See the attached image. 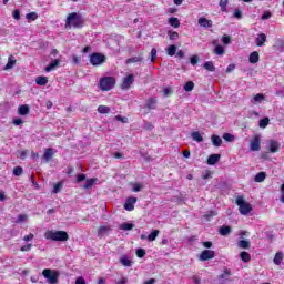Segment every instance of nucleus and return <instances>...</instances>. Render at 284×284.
Wrapping results in <instances>:
<instances>
[{
  "label": "nucleus",
  "instance_id": "nucleus-47",
  "mask_svg": "<svg viewBox=\"0 0 284 284\" xmlns=\"http://www.w3.org/2000/svg\"><path fill=\"white\" fill-rule=\"evenodd\" d=\"M94 183H97V179L88 180L87 183L83 185L84 190H90V187H92V185H94Z\"/></svg>",
  "mask_w": 284,
  "mask_h": 284
},
{
  "label": "nucleus",
  "instance_id": "nucleus-35",
  "mask_svg": "<svg viewBox=\"0 0 284 284\" xmlns=\"http://www.w3.org/2000/svg\"><path fill=\"white\" fill-rule=\"evenodd\" d=\"M99 114H110V106L108 105H100L98 106Z\"/></svg>",
  "mask_w": 284,
  "mask_h": 284
},
{
  "label": "nucleus",
  "instance_id": "nucleus-1",
  "mask_svg": "<svg viewBox=\"0 0 284 284\" xmlns=\"http://www.w3.org/2000/svg\"><path fill=\"white\" fill-rule=\"evenodd\" d=\"M44 239H47V241L65 242L70 239V235H68V232H65V231L49 230L44 233Z\"/></svg>",
  "mask_w": 284,
  "mask_h": 284
},
{
  "label": "nucleus",
  "instance_id": "nucleus-18",
  "mask_svg": "<svg viewBox=\"0 0 284 284\" xmlns=\"http://www.w3.org/2000/svg\"><path fill=\"white\" fill-rule=\"evenodd\" d=\"M17 65V59H14V55H9L8 63L4 65L3 70H12Z\"/></svg>",
  "mask_w": 284,
  "mask_h": 284
},
{
  "label": "nucleus",
  "instance_id": "nucleus-6",
  "mask_svg": "<svg viewBox=\"0 0 284 284\" xmlns=\"http://www.w3.org/2000/svg\"><path fill=\"white\" fill-rule=\"evenodd\" d=\"M104 61H105V55H103L102 53H92L90 57L91 65H103Z\"/></svg>",
  "mask_w": 284,
  "mask_h": 284
},
{
  "label": "nucleus",
  "instance_id": "nucleus-41",
  "mask_svg": "<svg viewBox=\"0 0 284 284\" xmlns=\"http://www.w3.org/2000/svg\"><path fill=\"white\" fill-rule=\"evenodd\" d=\"M160 231L154 230L151 234L148 235V241L153 242L156 241V236H159Z\"/></svg>",
  "mask_w": 284,
  "mask_h": 284
},
{
  "label": "nucleus",
  "instance_id": "nucleus-60",
  "mask_svg": "<svg viewBox=\"0 0 284 284\" xmlns=\"http://www.w3.org/2000/svg\"><path fill=\"white\" fill-rule=\"evenodd\" d=\"M156 59V49L151 50V63H154V60Z\"/></svg>",
  "mask_w": 284,
  "mask_h": 284
},
{
  "label": "nucleus",
  "instance_id": "nucleus-11",
  "mask_svg": "<svg viewBox=\"0 0 284 284\" xmlns=\"http://www.w3.org/2000/svg\"><path fill=\"white\" fill-rule=\"evenodd\" d=\"M136 204V197L131 196L129 197L125 203H124V210H126V212H132V210H134V205Z\"/></svg>",
  "mask_w": 284,
  "mask_h": 284
},
{
  "label": "nucleus",
  "instance_id": "nucleus-58",
  "mask_svg": "<svg viewBox=\"0 0 284 284\" xmlns=\"http://www.w3.org/2000/svg\"><path fill=\"white\" fill-rule=\"evenodd\" d=\"M191 65H196L199 63V55L191 57Z\"/></svg>",
  "mask_w": 284,
  "mask_h": 284
},
{
  "label": "nucleus",
  "instance_id": "nucleus-14",
  "mask_svg": "<svg viewBox=\"0 0 284 284\" xmlns=\"http://www.w3.org/2000/svg\"><path fill=\"white\" fill-rule=\"evenodd\" d=\"M156 97H152L150 99L146 100L145 102V109L146 110H156Z\"/></svg>",
  "mask_w": 284,
  "mask_h": 284
},
{
  "label": "nucleus",
  "instance_id": "nucleus-34",
  "mask_svg": "<svg viewBox=\"0 0 284 284\" xmlns=\"http://www.w3.org/2000/svg\"><path fill=\"white\" fill-rule=\"evenodd\" d=\"M166 54L169 57H174V54H176V45L174 44L169 45L166 49Z\"/></svg>",
  "mask_w": 284,
  "mask_h": 284
},
{
  "label": "nucleus",
  "instance_id": "nucleus-61",
  "mask_svg": "<svg viewBox=\"0 0 284 284\" xmlns=\"http://www.w3.org/2000/svg\"><path fill=\"white\" fill-rule=\"evenodd\" d=\"M115 284H128V277H121L120 280L115 281Z\"/></svg>",
  "mask_w": 284,
  "mask_h": 284
},
{
  "label": "nucleus",
  "instance_id": "nucleus-2",
  "mask_svg": "<svg viewBox=\"0 0 284 284\" xmlns=\"http://www.w3.org/2000/svg\"><path fill=\"white\" fill-rule=\"evenodd\" d=\"M65 28H83V18L81 14L73 12L67 17Z\"/></svg>",
  "mask_w": 284,
  "mask_h": 284
},
{
  "label": "nucleus",
  "instance_id": "nucleus-31",
  "mask_svg": "<svg viewBox=\"0 0 284 284\" xmlns=\"http://www.w3.org/2000/svg\"><path fill=\"white\" fill-rule=\"evenodd\" d=\"M232 275V271H230L229 268H225L223 271V274H221L219 277H217V281H227V276H231Z\"/></svg>",
  "mask_w": 284,
  "mask_h": 284
},
{
  "label": "nucleus",
  "instance_id": "nucleus-21",
  "mask_svg": "<svg viewBox=\"0 0 284 284\" xmlns=\"http://www.w3.org/2000/svg\"><path fill=\"white\" fill-rule=\"evenodd\" d=\"M59 63H61V60L59 59H55V60H52V62L45 67V72H52V70L59 68Z\"/></svg>",
  "mask_w": 284,
  "mask_h": 284
},
{
  "label": "nucleus",
  "instance_id": "nucleus-39",
  "mask_svg": "<svg viewBox=\"0 0 284 284\" xmlns=\"http://www.w3.org/2000/svg\"><path fill=\"white\" fill-rule=\"evenodd\" d=\"M273 263L275 265H278L280 263H283V253L278 252L275 254Z\"/></svg>",
  "mask_w": 284,
  "mask_h": 284
},
{
  "label": "nucleus",
  "instance_id": "nucleus-25",
  "mask_svg": "<svg viewBox=\"0 0 284 284\" xmlns=\"http://www.w3.org/2000/svg\"><path fill=\"white\" fill-rule=\"evenodd\" d=\"M193 141H195V143H203V135L201 134V132L195 131L191 134Z\"/></svg>",
  "mask_w": 284,
  "mask_h": 284
},
{
  "label": "nucleus",
  "instance_id": "nucleus-59",
  "mask_svg": "<svg viewBox=\"0 0 284 284\" xmlns=\"http://www.w3.org/2000/svg\"><path fill=\"white\" fill-rule=\"evenodd\" d=\"M222 43H224V45H230V43H231L230 37L223 36V38H222Z\"/></svg>",
  "mask_w": 284,
  "mask_h": 284
},
{
  "label": "nucleus",
  "instance_id": "nucleus-23",
  "mask_svg": "<svg viewBox=\"0 0 284 284\" xmlns=\"http://www.w3.org/2000/svg\"><path fill=\"white\" fill-rule=\"evenodd\" d=\"M211 141H212V144L215 146V148H221L222 143H223V140L221 139V136L219 135H212L211 136Z\"/></svg>",
  "mask_w": 284,
  "mask_h": 284
},
{
  "label": "nucleus",
  "instance_id": "nucleus-30",
  "mask_svg": "<svg viewBox=\"0 0 284 284\" xmlns=\"http://www.w3.org/2000/svg\"><path fill=\"white\" fill-rule=\"evenodd\" d=\"M36 83L37 85H48V77H43V75L37 77Z\"/></svg>",
  "mask_w": 284,
  "mask_h": 284
},
{
  "label": "nucleus",
  "instance_id": "nucleus-45",
  "mask_svg": "<svg viewBox=\"0 0 284 284\" xmlns=\"http://www.w3.org/2000/svg\"><path fill=\"white\" fill-rule=\"evenodd\" d=\"M267 125H270V118H264V119L260 120V123H258L260 128L265 129V128H267Z\"/></svg>",
  "mask_w": 284,
  "mask_h": 284
},
{
  "label": "nucleus",
  "instance_id": "nucleus-27",
  "mask_svg": "<svg viewBox=\"0 0 284 284\" xmlns=\"http://www.w3.org/2000/svg\"><path fill=\"white\" fill-rule=\"evenodd\" d=\"M169 24H171L172 28H181V21H179V18H169Z\"/></svg>",
  "mask_w": 284,
  "mask_h": 284
},
{
  "label": "nucleus",
  "instance_id": "nucleus-52",
  "mask_svg": "<svg viewBox=\"0 0 284 284\" xmlns=\"http://www.w3.org/2000/svg\"><path fill=\"white\" fill-rule=\"evenodd\" d=\"M140 61H143L142 57H134L126 60V63H139Z\"/></svg>",
  "mask_w": 284,
  "mask_h": 284
},
{
  "label": "nucleus",
  "instance_id": "nucleus-8",
  "mask_svg": "<svg viewBox=\"0 0 284 284\" xmlns=\"http://www.w3.org/2000/svg\"><path fill=\"white\" fill-rule=\"evenodd\" d=\"M280 150H281V142L276 140L268 141V152H271V154H276V152H278Z\"/></svg>",
  "mask_w": 284,
  "mask_h": 284
},
{
  "label": "nucleus",
  "instance_id": "nucleus-42",
  "mask_svg": "<svg viewBox=\"0 0 284 284\" xmlns=\"http://www.w3.org/2000/svg\"><path fill=\"white\" fill-rule=\"evenodd\" d=\"M132 192H141L143 190V184L141 183H131Z\"/></svg>",
  "mask_w": 284,
  "mask_h": 284
},
{
  "label": "nucleus",
  "instance_id": "nucleus-62",
  "mask_svg": "<svg viewBox=\"0 0 284 284\" xmlns=\"http://www.w3.org/2000/svg\"><path fill=\"white\" fill-rule=\"evenodd\" d=\"M34 239V234L30 233L29 235H26L23 237V241H26V243H29V241H32Z\"/></svg>",
  "mask_w": 284,
  "mask_h": 284
},
{
  "label": "nucleus",
  "instance_id": "nucleus-49",
  "mask_svg": "<svg viewBox=\"0 0 284 284\" xmlns=\"http://www.w3.org/2000/svg\"><path fill=\"white\" fill-rule=\"evenodd\" d=\"M215 54H219L220 57L225 54V49L223 48V45L215 47Z\"/></svg>",
  "mask_w": 284,
  "mask_h": 284
},
{
  "label": "nucleus",
  "instance_id": "nucleus-16",
  "mask_svg": "<svg viewBox=\"0 0 284 284\" xmlns=\"http://www.w3.org/2000/svg\"><path fill=\"white\" fill-rule=\"evenodd\" d=\"M264 101H265V95L263 93H257L256 95L253 97V99L251 100V103H253V105H258Z\"/></svg>",
  "mask_w": 284,
  "mask_h": 284
},
{
  "label": "nucleus",
  "instance_id": "nucleus-3",
  "mask_svg": "<svg viewBox=\"0 0 284 284\" xmlns=\"http://www.w3.org/2000/svg\"><path fill=\"white\" fill-rule=\"evenodd\" d=\"M42 276H44V278L47 280V283L58 284L59 283V276H61V274L57 270L44 268L42 271Z\"/></svg>",
  "mask_w": 284,
  "mask_h": 284
},
{
  "label": "nucleus",
  "instance_id": "nucleus-15",
  "mask_svg": "<svg viewBox=\"0 0 284 284\" xmlns=\"http://www.w3.org/2000/svg\"><path fill=\"white\" fill-rule=\"evenodd\" d=\"M120 263L121 265H123V267H132V265L134 264V262H132V260L128 255H122L120 257Z\"/></svg>",
  "mask_w": 284,
  "mask_h": 284
},
{
  "label": "nucleus",
  "instance_id": "nucleus-4",
  "mask_svg": "<svg viewBox=\"0 0 284 284\" xmlns=\"http://www.w3.org/2000/svg\"><path fill=\"white\" fill-rule=\"evenodd\" d=\"M115 84L116 80L114 77H104L100 80V90H102V92H110Z\"/></svg>",
  "mask_w": 284,
  "mask_h": 284
},
{
  "label": "nucleus",
  "instance_id": "nucleus-43",
  "mask_svg": "<svg viewBox=\"0 0 284 284\" xmlns=\"http://www.w3.org/2000/svg\"><path fill=\"white\" fill-rule=\"evenodd\" d=\"M63 190V182H59L53 186V194H59Z\"/></svg>",
  "mask_w": 284,
  "mask_h": 284
},
{
  "label": "nucleus",
  "instance_id": "nucleus-17",
  "mask_svg": "<svg viewBox=\"0 0 284 284\" xmlns=\"http://www.w3.org/2000/svg\"><path fill=\"white\" fill-rule=\"evenodd\" d=\"M221 161V154H211L207 159V165H216Z\"/></svg>",
  "mask_w": 284,
  "mask_h": 284
},
{
  "label": "nucleus",
  "instance_id": "nucleus-50",
  "mask_svg": "<svg viewBox=\"0 0 284 284\" xmlns=\"http://www.w3.org/2000/svg\"><path fill=\"white\" fill-rule=\"evenodd\" d=\"M13 174H14V176H21V174H23V168H21V166H16V168L13 169Z\"/></svg>",
  "mask_w": 284,
  "mask_h": 284
},
{
  "label": "nucleus",
  "instance_id": "nucleus-48",
  "mask_svg": "<svg viewBox=\"0 0 284 284\" xmlns=\"http://www.w3.org/2000/svg\"><path fill=\"white\" fill-rule=\"evenodd\" d=\"M223 139H224V141H227V143H232L234 141V135H232L230 133H224Z\"/></svg>",
  "mask_w": 284,
  "mask_h": 284
},
{
  "label": "nucleus",
  "instance_id": "nucleus-63",
  "mask_svg": "<svg viewBox=\"0 0 284 284\" xmlns=\"http://www.w3.org/2000/svg\"><path fill=\"white\" fill-rule=\"evenodd\" d=\"M75 284H85V278H83L82 276L78 277L75 280Z\"/></svg>",
  "mask_w": 284,
  "mask_h": 284
},
{
  "label": "nucleus",
  "instance_id": "nucleus-55",
  "mask_svg": "<svg viewBox=\"0 0 284 284\" xmlns=\"http://www.w3.org/2000/svg\"><path fill=\"white\" fill-rule=\"evenodd\" d=\"M272 18V12L270 11H265L263 14H262V20L263 21H266V19H271Z\"/></svg>",
  "mask_w": 284,
  "mask_h": 284
},
{
  "label": "nucleus",
  "instance_id": "nucleus-9",
  "mask_svg": "<svg viewBox=\"0 0 284 284\" xmlns=\"http://www.w3.org/2000/svg\"><path fill=\"white\" fill-rule=\"evenodd\" d=\"M132 83H134V74H129L123 79L121 89L128 90L130 89V85H132Z\"/></svg>",
  "mask_w": 284,
  "mask_h": 284
},
{
  "label": "nucleus",
  "instance_id": "nucleus-36",
  "mask_svg": "<svg viewBox=\"0 0 284 284\" xmlns=\"http://www.w3.org/2000/svg\"><path fill=\"white\" fill-rule=\"evenodd\" d=\"M120 230H124V232H130V230H134V224L123 223L120 225Z\"/></svg>",
  "mask_w": 284,
  "mask_h": 284
},
{
  "label": "nucleus",
  "instance_id": "nucleus-29",
  "mask_svg": "<svg viewBox=\"0 0 284 284\" xmlns=\"http://www.w3.org/2000/svg\"><path fill=\"white\" fill-rule=\"evenodd\" d=\"M248 61H250V63H258V61H260L258 52H256V51L252 52L248 57Z\"/></svg>",
  "mask_w": 284,
  "mask_h": 284
},
{
  "label": "nucleus",
  "instance_id": "nucleus-20",
  "mask_svg": "<svg viewBox=\"0 0 284 284\" xmlns=\"http://www.w3.org/2000/svg\"><path fill=\"white\" fill-rule=\"evenodd\" d=\"M18 113L20 114V116H26L30 114V106H28V104L20 105L18 108Z\"/></svg>",
  "mask_w": 284,
  "mask_h": 284
},
{
  "label": "nucleus",
  "instance_id": "nucleus-10",
  "mask_svg": "<svg viewBox=\"0 0 284 284\" xmlns=\"http://www.w3.org/2000/svg\"><path fill=\"white\" fill-rule=\"evenodd\" d=\"M216 253L212 250H204L200 255V261H210V258H214Z\"/></svg>",
  "mask_w": 284,
  "mask_h": 284
},
{
  "label": "nucleus",
  "instance_id": "nucleus-32",
  "mask_svg": "<svg viewBox=\"0 0 284 284\" xmlns=\"http://www.w3.org/2000/svg\"><path fill=\"white\" fill-rule=\"evenodd\" d=\"M203 68L207 70L209 72H214L216 70V67H214V63L212 61H207L203 64Z\"/></svg>",
  "mask_w": 284,
  "mask_h": 284
},
{
  "label": "nucleus",
  "instance_id": "nucleus-51",
  "mask_svg": "<svg viewBox=\"0 0 284 284\" xmlns=\"http://www.w3.org/2000/svg\"><path fill=\"white\" fill-rule=\"evenodd\" d=\"M234 19L241 20L243 19V12L240 9H235L233 13Z\"/></svg>",
  "mask_w": 284,
  "mask_h": 284
},
{
  "label": "nucleus",
  "instance_id": "nucleus-37",
  "mask_svg": "<svg viewBox=\"0 0 284 284\" xmlns=\"http://www.w3.org/2000/svg\"><path fill=\"white\" fill-rule=\"evenodd\" d=\"M239 247H241L242 250H250V241L247 240H241L237 243Z\"/></svg>",
  "mask_w": 284,
  "mask_h": 284
},
{
  "label": "nucleus",
  "instance_id": "nucleus-22",
  "mask_svg": "<svg viewBox=\"0 0 284 284\" xmlns=\"http://www.w3.org/2000/svg\"><path fill=\"white\" fill-rule=\"evenodd\" d=\"M53 156H54V150H52V149H47V150L44 151L43 159H44V161H45L47 163H48L49 161H51Z\"/></svg>",
  "mask_w": 284,
  "mask_h": 284
},
{
  "label": "nucleus",
  "instance_id": "nucleus-57",
  "mask_svg": "<svg viewBox=\"0 0 284 284\" xmlns=\"http://www.w3.org/2000/svg\"><path fill=\"white\" fill-rule=\"evenodd\" d=\"M21 252H30V250H32V244H27L21 246Z\"/></svg>",
  "mask_w": 284,
  "mask_h": 284
},
{
  "label": "nucleus",
  "instance_id": "nucleus-19",
  "mask_svg": "<svg viewBox=\"0 0 284 284\" xmlns=\"http://www.w3.org/2000/svg\"><path fill=\"white\" fill-rule=\"evenodd\" d=\"M199 26H201V28H212V20H209L206 18L201 17L197 20Z\"/></svg>",
  "mask_w": 284,
  "mask_h": 284
},
{
  "label": "nucleus",
  "instance_id": "nucleus-24",
  "mask_svg": "<svg viewBox=\"0 0 284 284\" xmlns=\"http://www.w3.org/2000/svg\"><path fill=\"white\" fill-rule=\"evenodd\" d=\"M240 258L241 261H243V263H250L252 261V256L250 255V253L242 251L240 253Z\"/></svg>",
  "mask_w": 284,
  "mask_h": 284
},
{
  "label": "nucleus",
  "instance_id": "nucleus-5",
  "mask_svg": "<svg viewBox=\"0 0 284 284\" xmlns=\"http://www.w3.org/2000/svg\"><path fill=\"white\" fill-rule=\"evenodd\" d=\"M236 205L240 207V213L243 214L244 216H247L250 212H252V205L247 202L242 196H239L236 199Z\"/></svg>",
  "mask_w": 284,
  "mask_h": 284
},
{
  "label": "nucleus",
  "instance_id": "nucleus-7",
  "mask_svg": "<svg viewBox=\"0 0 284 284\" xmlns=\"http://www.w3.org/2000/svg\"><path fill=\"white\" fill-rule=\"evenodd\" d=\"M251 152H258L261 150V135L256 134L253 136L250 143Z\"/></svg>",
  "mask_w": 284,
  "mask_h": 284
},
{
  "label": "nucleus",
  "instance_id": "nucleus-44",
  "mask_svg": "<svg viewBox=\"0 0 284 284\" xmlns=\"http://www.w3.org/2000/svg\"><path fill=\"white\" fill-rule=\"evenodd\" d=\"M26 19L28 21H37V19H39V16L37 14V12H30L26 16Z\"/></svg>",
  "mask_w": 284,
  "mask_h": 284
},
{
  "label": "nucleus",
  "instance_id": "nucleus-54",
  "mask_svg": "<svg viewBox=\"0 0 284 284\" xmlns=\"http://www.w3.org/2000/svg\"><path fill=\"white\" fill-rule=\"evenodd\" d=\"M12 17H13V19H16V21H19V19H21V13L19 12L18 9H16V10L12 12Z\"/></svg>",
  "mask_w": 284,
  "mask_h": 284
},
{
  "label": "nucleus",
  "instance_id": "nucleus-46",
  "mask_svg": "<svg viewBox=\"0 0 284 284\" xmlns=\"http://www.w3.org/2000/svg\"><path fill=\"white\" fill-rule=\"evenodd\" d=\"M184 90L185 92H192V90H194V82L193 81L186 82L184 85Z\"/></svg>",
  "mask_w": 284,
  "mask_h": 284
},
{
  "label": "nucleus",
  "instance_id": "nucleus-13",
  "mask_svg": "<svg viewBox=\"0 0 284 284\" xmlns=\"http://www.w3.org/2000/svg\"><path fill=\"white\" fill-rule=\"evenodd\" d=\"M266 41H267V36L265 33L257 34V37L255 39V43H256L257 48H263V45H265Z\"/></svg>",
  "mask_w": 284,
  "mask_h": 284
},
{
  "label": "nucleus",
  "instance_id": "nucleus-28",
  "mask_svg": "<svg viewBox=\"0 0 284 284\" xmlns=\"http://www.w3.org/2000/svg\"><path fill=\"white\" fill-rule=\"evenodd\" d=\"M13 223H28V214H19L18 217L13 221Z\"/></svg>",
  "mask_w": 284,
  "mask_h": 284
},
{
  "label": "nucleus",
  "instance_id": "nucleus-33",
  "mask_svg": "<svg viewBox=\"0 0 284 284\" xmlns=\"http://www.w3.org/2000/svg\"><path fill=\"white\" fill-rule=\"evenodd\" d=\"M231 233H232V227H230V226H222L220 229L221 236H227Z\"/></svg>",
  "mask_w": 284,
  "mask_h": 284
},
{
  "label": "nucleus",
  "instance_id": "nucleus-26",
  "mask_svg": "<svg viewBox=\"0 0 284 284\" xmlns=\"http://www.w3.org/2000/svg\"><path fill=\"white\" fill-rule=\"evenodd\" d=\"M267 174L265 172H258L255 178L254 181L255 183H263V181H265Z\"/></svg>",
  "mask_w": 284,
  "mask_h": 284
},
{
  "label": "nucleus",
  "instance_id": "nucleus-53",
  "mask_svg": "<svg viewBox=\"0 0 284 284\" xmlns=\"http://www.w3.org/2000/svg\"><path fill=\"white\" fill-rule=\"evenodd\" d=\"M136 256H138V258H143V256H145L144 248H138L136 250Z\"/></svg>",
  "mask_w": 284,
  "mask_h": 284
},
{
  "label": "nucleus",
  "instance_id": "nucleus-38",
  "mask_svg": "<svg viewBox=\"0 0 284 284\" xmlns=\"http://www.w3.org/2000/svg\"><path fill=\"white\" fill-rule=\"evenodd\" d=\"M227 3H230V0H220L221 12H227Z\"/></svg>",
  "mask_w": 284,
  "mask_h": 284
},
{
  "label": "nucleus",
  "instance_id": "nucleus-12",
  "mask_svg": "<svg viewBox=\"0 0 284 284\" xmlns=\"http://www.w3.org/2000/svg\"><path fill=\"white\" fill-rule=\"evenodd\" d=\"M110 232H112V226L102 225V226H100V229L98 231V236L100 239H103V236H108V234H110Z\"/></svg>",
  "mask_w": 284,
  "mask_h": 284
},
{
  "label": "nucleus",
  "instance_id": "nucleus-56",
  "mask_svg": "<svg viewBox=\"0 0 284 284\" xmlns=\"http://www.w3.org/2000/svg\"><path fill=\"white\" fill-rule=\"evenodd\" d=\"M276 48H284V40L283 39H276L275 40Z\"/></svg>",
  "mask_w": 284,
  "mask_h": 284
},
{
  "label": "nucleus",
  "instance_id": "nucleus-64",
  "mask_svg": "<svg viewBox=\"0 0 284 284\" xmlns=\"http://www.w3.org/2000/svg\"><path fill=\"white\" fill-rule=\"evenodd\" d=\"M192 281H193L194 284H201V278L199 276H196V275H194L192 277Z\"/></svg>",
  "mask_w": 284,
  "mask_h": 284
},
{
  "label": "nucleus",
  "instance_id": "nucleus-40",
  "mask_svg": "<svg viewBox=\"0 0 284 284\" xmlns=\"http://www.w3.org/2000/svg\"><path fill=\"white\" fill-rule=\"evenodd\" d=\"M168 37L170 41H176L179 39V32L170 30L168 31Z\"/></svg>",
  "mask_w": 284,
  "mask_h": 284
}]
</instances>
